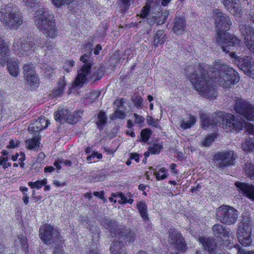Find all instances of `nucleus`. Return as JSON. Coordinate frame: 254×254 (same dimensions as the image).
Returning <instances> with one entry per match:
<instances>
[{
	"mask_svg": "<svg viewBox=\"0 0 254 254\" xmlns=\"http://www.w3.org/2000/svg\"><path fill=\"white\" fill-rule=\"evenodd\" d=\"M93 75L91 76L92 78H94L95 80H99L103 77L104 74V70L102 67H99L98 68L95 67L93 69Z\"/></svg>",
	"mask_w": 254,
	"mask_h": 254,
	"instance_id": "nucleus-37",
	"label": "nucleus"
},
{
	"mask_svg": "<svg viewBox=\"0 0 254 254\" xmlns=\"http://www.w3.org/2000/svg\"><path fill=\"white\" fill-rule=\"evenodd\" d=\"M112 196L114 197H119L121 199L122 202L126 203V201L127 200V198L124 195L123 193L118 192L117 193H112Z\"/></svg>",
	"mask_w": 254,
	"mask_h": 254,
	"instance_id": "nucleus-51",
	"label": "nucleus"
},
{
	"mask_svg": "<svg viewBox=\"0 0 254 254\" xmlns=\"http://www.w3.org/2000/svg\"><path fill=\"white\" fill-rule=\"evenodd\" d=\"M149 7L147 5L144 6L141 11L140 16L142 18H146L148 23L150 25H152L155 22V18L152 17L151 20V16L149 14Z\"/></svg>",
	"mask_w": 254,
	"mask_h": 254,
	"instance_id": "nucleus-33",
	"label": "nucleus"
},
{
	"mask_svg": "<svg viewBox=\"0 0 254 254\" xmlns=\"http://www.w3.org/2000/svg\"><path fill=\"white\" fill-rule=\"evenodd\" d=\"M234 109L237 114L247 120L254 121V107L247 100L236 98Z\"/></svg>",
	"mask_w": 254,
	"mask_h": 254,
	"instance_id": "nucleus-11",
	"label": "nucleus"
},
{
	"mask_svg": "<svg viewBox=\"0 0 254 254\" xmlns=\"http://www.w3.org/2000/svg\"><path fill=\"white\" fill-rule=\"evenodd\" d=\"M198 241L204 249L207 251L208 254H215L218 252L216 250V243L213 239L200 237L198 238Z\"/></svg>",
	"mask_w": 254,
	"mask_h": 254,
	"instance_id": "nucleus-18",
	"label": "nucleus"
},
{
	"mask_svg": "<svg viewBox=\"0 0 254 254\" xmlns=\"http://www.w3.org/2000/svg\"><path fill=\"white\" fill-rule=\"evenodd\" d=\"M39 135H36L32 139L26 140L25 143L26 147L29 149H38L39 147Z\"/></svg>",
	"mask_w": 254,
	"mask_h": 254,
	"instance_id": "nucleus-25",
	"label": "nucleus"
},
{
	"mask_svg": "<svg viewBox=\"0 0 254 254\" xmlns=\"http://www.w3.org/2000/svg\"><path fill=\"white\" fill-rule=\"evenodd\" d=\"M55 170V168L52 166H47L44 169V171L45 173H51L54 171Z\"/></svg>",
	"mask_w": 254,
	"mask_h": 254,
	"instance_id": "nucleus-63",
	"label": "nucleus"
},
{
	"mask_svg": "<svg viewBox=\"0 0 254 254\" xmlns=\"http://www.w3.org/2000/svg\"><path fill=\"white\" fill-rule=\"evenodd\" d=\"M37 28L47 37L55 38L58 34L55 16L48 8H41L37 10L33 18Z\"/></svg>",
	"mask_w": 254,
	"mask_h": 254,
	"instance_id": "nucleus-4",
	"label": "nucleus"
},
{
	"mask_svg": "<svg viewBox=\"0 0 254 254\" xmlns=\"http://www.w3.org/2000/svg\"><path fill=\"white\" fill-rule=\"evenodd\" d=\"M19 144V142L17 141L15 143L14 140L11 139L9 141V145H7V147L8 148H13L18 147Z\"/></svg>",
	"mask_w": 254,
	"mask_h": 254,
	"instance_id": "nucleus-56",
	"label": "nucleus"
},
{
	"mask_svg": "<svg viewBox=\"0 0 254 254\" xmlns=\"http://www.w3.org/2000/svg\"><path fill=\"white\" fill-rule=\"evenodd\" d=\"M10 50L7 44L0 36V64H4L6 59L10 55Z\"/></svg>",
	"mask_w": 254,
	"mask_h": 254,
	"instance_id": "nucleus-21",
	"label": "nucleus"
},
{
	"mask_svg": "<svg viewBox=\"0 0 254 254\" xmlns=\"http://www.w3.org/2000/svg\"><path fill=\"white\" fill-rule=\"evenodd\" d=\"M214 134H211L206 137L205 139L202 142L201 144L203 146H209L214 141L215 138Z\"/></svg>",
	"mask_w": 254,
	"mask_h": 254,
	"instance_id": "nucleus-46",
	"label": "nucleus"
},
{
	"mask_svg": "<svg viewBox=\"0 0 254 254\" xmlns=\"http://www.w3.org/2000/svg\"><path fill=\"white\" fill-rule=\"evenodd\" d=\"M0 20L7 28H17L22 23V17L15 7L8 4L1 7Z\"/></svg>",
	"mask_w": 254,
	"mask_h": 254,
	"instance_id": "nucleus-7",
	"label": "nucleus"
},
{
	"mask_svg": "<svg viewBox=\"0 0 254 254\" xmlns=\"http://www.w3.org/2000/svg\"><path fill=\"white\" fill-rule=\"evenodd\" d=\"M162 148V146L159 144L154 143L152 146H150L149 150L151 154H159Z\"/></svg>",
	"mask_w": 254,
	"mask_h": 254,
	"instance_id": "nucleus-42",
	"label": "nucleus"
},
{
	"mask_svg": "<svg viewBox=\"0 0 254 254\" xmlns=\"http://www.w3.org/2000/svg\"><path fill=\"white\" fill-rule=\"evenodd\" d=\"M238 253H240V254H254V251L246 252L241 248L238 249Z\"/></svg>",
	"mask_w": 254,
	"mask_h": 254,
	"instance_id": "nucleus-61",
	"label": "nucleus"
},
{
	"mask_svg": "<svg viewBox=\"0 0 254 254\" xmlns=\"http://www.w3.org/2000/svg\"><path fill=\"white\" fill-rule=\"evenodd\" d=\"M143 99L141 97H136L134 99V105L138 108H141L142 107Z\"/></svg>",
	"mask_w": 254,
	"mask_h": 254,
	"instance_id": "nucleus-54",
	"label": "nucleus"
},
{
	"mask_svg": "<svg viewBox=\"0 0 254 254\" xmlns=\"http://www.w3.org/2000/svg\"><path fill=\"white\" fill-rule=\"evenodd\" d=\"M18 239L20 243V246L23 250L25 251L26 254H28V244L26 238L23 235H20L18 236Z\"/></svg>",
	"mask_w": 254,
	"mask_h": 254,
	"instance_id": "nucleus-39",
	"label": "nucleus"
},
{
	"mask_svg": "<svg viewBox=\"0 0 254 254\" xmlns=\"http://www.w3.org/2000/svg\"><path fill=\"white\" fill-rule=\"evenodd\" d=\"M49 124L48 120H46L45 118H39L29 125L28 130L34 134L39 135V132L47 127Z\"/></svg>",
	"mask_w": 254,
	"mask_h": 254,
	"instance_id": "nucleus-16",
	"label": "nucleus"
},
{
	"mask_svg": "<svg viewBox=\"0 0 254 254\" xmlns=\"http://www.w3.org/2000/svg\"><path fill=\"white\" fill-rule=\"evenodd\" d=\"M92 45L90 43H88L84 45L82 48V51H85V49L88 50V54H85L80 58V60L82 61L84 64L81 67V69L78 71L77 75L75 79L73 87L74 88L79 87H81L83 84L86 82L87 77L89 75L91 69V65L88 63V59L92 50Z\"/></svg>",
	"mask_w": 254,
	"mask_h": 254,
	"instance_id": "nucleus-8",
	"label": "nucleus"
},
{
	"mask_svg": "<svg viewBox=\"0 0 254 254\" xmlns=\"http://www.w3.org/2000/svg\"><path fill=\"white\" fill-rule=\"evenodd\" d=\"M96 124L100 130H102L107 124V117L105 112L100 111L97 116Z\"/></svg>",
	"mask_w": 254,
	"mask_h": 254,
	"instance_id": "nucleus-29",
	"label": "nucleus"
},
{
	"mask_svg": "<svg viewBox=\"0 0 254 254\" xmlns=\"http://www.w3.org/2000/svg\"><path fill=\"white\" fill-rule=\"evenodd\" d=\"M68 114L69 110L67 109L59 110L55 113L54 118L57 122L63 123L65 122V118Z\"/></svg>",
	"mask_w": 254,
	"mask_h": 254,
	"instance_id": "nucleus-24",
	"label": "nucleus"
},
{
	"mask_svg": "<svg viewBox=\"0 0 254 254\" xmlns=\"http://www.w3.org/2000/svg\"><path fill=\"white\" fill-rule=\"evenodd\" d=\"M196 122V118L193 116H190L189 120L185 121L183 120L180 123V127L183 129H186L192 127Z\"/></svg>",
	"mask_w": 254,
	"mask_h": 254,
	"instance_id": "nucleus-31",
	"label": "nucleus"
},
{
	"mask_svg": "<svg viewBox=\"0 0 254 254\" xmlns=\"http://www.w3.org/2000/svg\"><path fill=\"white\" fill-rule=\"evenodd\" d=\"M212 230L214 235L221 239L229 237L231 235L229 229H225L223 226L220 224H215L212 227Z\"/></svg>",
	"mask_w": 254,
	"mask_h": 254,
	"instance_id": "nucleus-20",
	"label": "nucleus"
},
{
	"mask_svg": "<svg viewBox=\"0 0 254 254\" xmlns=\"http://www.w3.org/2000/svg\"><path fill=\"white\" fill-rule=\"evenodd\" d=\"M146 121L148 124L150 126H153L155 127H160V126L159 125V121L158 120H155L151 116H147L146 118Z\"/></svg>",
	"mask_w": 254,
	"mask_h": 254,
	"instance_id": "nucleus-47",
	"label": "nucleus"
},
{
	"mask_svg": "<svg viewBox=\"0 0 254 254\" xmlns=\"http://www.w3.org/2000/svg\"><path fill=\"white\" fill-rule=\"evenodd\" d=\"M7 158H0V165H3L4 169L11 166L10 163H7Z\"/></svg>",
	"mask_w": 254,
	"mask_h": 254,
	"instance_id": "nucleus-49",
	"label": "nucleus"
},
{
	"mask_svg": "<svg viewBox=\"0 0 254 254\" xmlns=\"http://www.w3.org/2000/svg\"><path fill=\"white\" fill-rule=\"evenodd\" d=\"M135 118V123L136 124H142L144 121V118L135 113L133 114Z\"/></svg>",
	"mask_w": 254,
	"mask_h": 254,
	"instance_id": "nucleus-55",
	"label": "nucleus"
},
{
	"mask_svg": "<svg viewBox=\"0 0 254 254\" xmlns=\"http://www.w3.org/2000/svg\"><path fill=\"white\" fill-rule=\"evenodd\" d=\"M125 99L121 98L119 100H116L114 104L117 107V109H122L124 107Z\"/></svg>",
	"mask_w": 254,
	"mask_h": 254,
	"instance_id": "nucleus-50",
	"label": "nucleus"
},
{
	"mask_svg": "<svg viewBox=\"0 0 254 254\" xmlns=\"http://www.w3.org/2000/svg\"><path fill=\"white\" fill-rule=\"evenodd\" d=\"M24 78L35 73L33 64H25L23 67Z\"/></svg>",
	"mask_w": 254,
	"mask_h": 254,
	"instance_id": "nucleus-36",
	"label": "nucleus"
},
{
	"mask_svg": "<svg viewBox=\"0 0 254 254\" xmlns=\"http://www.w3.org/2000/svg\"><path fill=\"white\" fill-rule=\"evenodd\" d=\"M19 61L17 59L10 58L7 60V69L10 74L13 76H17L19 73Z\"/></svg>",
	"mask_w": 254,
	"mask_h": 254,
	"instance_id": "nucleus-22",
	"label": "nucleus"
},
{
	"mask_svg": "<svg viewBox=\"0 0 254 254\" xmlns=\"http://www.w3.org/2000/svg\"><path fill=\"white\" fill-rule=\"evenodd\" d=\"M151 134V130L148 128H145L141 130L140 136L141 141L146 142L149 138Z\"/></svg>",
	"mask_w": 254,
	"mask_h": 254,
	"instance_id": "nucleus-40",
	"label": "nucleus"
},
{
	"mask_svg": "<svg viewBox=\"0 0 254 254\" xmlns=\"http://www.w3.org/2000/svg\"><path fill=\"white\" fill-rule=\"evenodd\" d=\"M40 239L45 243L54 242L59 238V232L50 224H46L39 229Z\"/></svg>",
	"mask_w": 254,
	"mask_h": 254,
	"instance_id": "nucleus-12",
	"label": "nucleus"
},
{
	"mask_svg": "<svg viewBox=\"0 0 254 254\" xmlns=\"http://www.w3.org/2000/svg\"><path fill=\"white\" fill-rule=\"evenodd\" d=\"M77 117L76 115L72 114L71 112L69 111V114L67 116V117L65 118V122L67 123L73 124L75 123L77 121Z\"/></svg>",
	"mask_w": 254,
	"mask_h": 254,
	"instance_id": "nucleus-45",
	"label": "nucleus"
},
{
	"mask_svg": "<svg viewBox=\"0 0 254 254\" xmlns=\"http://www.w3.org/2000/svg\"><path fill=\"white\" fill-rule=\"evenodd\" d=\"M239 242L244 247H247L250 246L252 243V239L251 236L248 235L247 237L242 238L238 239Z\"/></svg>",
	"mask_w": 254,
	"mask_h": 254,
	"instance_id": "nucleus-44",
	"label": "nucleus"
},
{
	"mask_svg": "<svg viewBox=\"0 0 254 254\" xmlns=\"http://www.w3.org/2000/svg\"><path fill=\"white\" fill-rule=\"evenodd\" d=\"M243 170L247 177L254 181V164L247 162L244 164Z\"/></svg>",
	"mask_w": 254,
	"mask_h": 254,
	"instance_id": "nucleus-27",
	"label": "nucleus"
},
{
	"mask_svg": "<svg viewBox=\"0 0 254 254\" xmlns=\"http://www.w3.org/2000/svg\"><path fill=\"white\" fill-rule=\"evenodd\" d=\"M235 186L240 193L254 201V185L237 182Z\"/></svg>",
	"mask_w": 254,
	"mask_h": 254,
	"instance_id": "nucleus-14",
	"label": "nucleus"
},
{
	"mask_svg": "<svg viewBox=\"0 0 254 254\" xmlns=\"http://www.w3.org/2000/svg\"><path fill=\"white\" fill-rule=\"evenodd\" d=\"M244 43L247 48L254 53V36H248L245 37Z\"/></svg>",
	"mask_w": 254,
	"mask_h": 254,
	"instance_id": "nucleus-35",
	"label": "nucleus"
},
{
	"mask_svg": "<svg viewBox=\"0 0 254 254\" xmlns=\"http://www.w3.org/2000/svg\"><path fill=\"white\" fill-rule=\"evenodd\" d=\"M213 13L217 29V41L221 46L223 51L228 52L233 50L234 48L239 47L240 40L226 32L232 24L229 16L218 9L214 10Z\"/></svg>",
	"mask_w": 254,
	"mask_h": 254,
	"instance_id": "nucleus-2",
	"label": "nucleus"
},
{
	"mask_svg": "<svg viewBox=\"0 0 254 254\" xmlns=\"http://www.w3.org/2000/svg\"><path fill=\"white\" fill-rule=\"evenodd\" d=\"M137 208L142 219L144 221L148 220V217L147 210V207L146 203L142 201H139L137 204Z\"/></svg>",
	"mask_w": 254,
	"mask_h": 254,
	"instance_id": "nucleus-28",
	"label": "nucleus"
},
{
	"mask_svg": "<svg viewBox=\"0 0 254 254\" xmlns=\"http://www.w3.org/2000/svg\"><path fill=\"white\" fill-rule=\"evenodd\" d=\"M189 77L198 93L210 100L217 96L211 81L223 87L229 88L232 84L238 82L240 79L237 72L220 61L216 62L212 66L199 65Z\"/></svg>",
	"mask_w": 254,
	"mask_h": 254,
	"instance_id": "nucleus-1",
	"label": "nucleus"
},
{
	"mask_svg": "<svg viewBox=\"0 0 254 254\" xmlns=\"http://www.w3.org/2000/svg\"><path fill=\"white\" fill-rule=\"evenodd\" d=\"M64 77L62 79H61L58 82V87L57 89H54L53 91V96L55 97H61L64 93V89L65 86V82L64 80Z\"/></svg>",
	"mask_w": 254,
	"mask_h": 254,
	"instance_id": "nucleus-30",
	"label": "nucleus"
},
{
	"mask_svg": "<svg viewBox=\"0 0 254 254\" xmlns=\"http://www.w3.org/2000/svg\"><path fill=\"white\" fill-rule=\"evenodd\" d=\"M247 131L249 134H254V126L252 124H248L246 127Z\"/></svg>",
	"mask_w": 254,
	"mask_h": 254,
	"instance_id": "nucleus-57",
	"label": "nucleus"
},
{
	"mask_svg": "<svg viewBox=\"0 0 254 254\" xmlns=\"http://www.w3.org/2000/svg\"><path fill=\"white\" fill-rule=\"evenodd\" d=\"M240 68L249 76L254 78V59L245 56L240 60Z\"/></svg>",
	"mask_w": 254,
	"mask_h": 254,
	"instance_id": "nucleus-15",
	"label": "nucleus"
},
{
	"mask_svg": "<svg viewBox=\"0 0 254 254\" xmlns=\"http://www.w3.org/2000/svg\"><path fill=\"white\" fill-rule=\"evenodd\" d=\"M168 241L179 251L184 252L187 249L186 243L182 235L177 231L170 229L169 231Z\"/></svg>",
	"mask_w": 254,
	"mask_h": 254,
	"instance_id": "nucleus-13",
	"label": "nucleus"
},
{
	"mask_svg": "<svg viewBox=\"0 0 254 254\" xmlns=\"http://www.w3.org/2000/svg\"><path fill=\"white\" fill-rule=\"evenodd\" d=\"M228 10L234 15L240 13L242 10L240 1L239 0H233L231 8Z\"/></svg>",
	"mask_w": 254,
	"mask_h": 254,
	"instance_id": "nucleus-34",
	"label": "nucleus"
},
{
	"mask_svg": "<svg viewBox=\"0 0 254 254\" xmlns=\"http://www.w3.org/2000/svg\"><path fill=\"white\" fill-rule=\"evenodd\" d=\"M102 47L99 44H97L96 46V47L94 50V54L96 55H98L99 53L100 50H101Z\"/></svg>",
	"mask_w": 254,
	"mask_h": 254,
	"instance_id": "nucleus-62",
	"label": "nucleus"
},
{
	"mask_svg": "<svg viewBox=\"0 0 254 254\" xmlns=\"http://www.w3.org/2000/svg\"><path fill=\"white\" fill-rule=\"evenodd\" d=\"M200 118L203 127H207L210 125H225L226 126L234 129L237 131H240L243 128L242 123L236 120L234 115L230 113L219 111L213 115L212 118H210L206 114L201 112L200 113Z\"/></svg>",
	"mask_w": 254,
	"mask_h": 254,
	"instance_id": "nucleus-5",
	"label": "nucleus"
},
{
	"mask_svg": "<svg viewBox=\"0 0 254 254\" xmlns=\"http://www.w3.org/2000/svg\"><path fill=\"white\" fill-rule=\"evenodd\" d=\"M24 79L26 84L31 87L32 86L37 87L39 85V79L35 73L25 77Z\"/></svg>",
	"mask_w": 254,
	"mask_h": 254,
	"instance_id": "nucleus-32",
	"label": "nucleus"
},
{
	"mask_svg": "<svg viewBox=\"0 0 254 254\" xmlns=\"http://www.w3.org/2000/svg\"><path fill=\"white\" fill-rule=\"evenodd\" d=\"M130 159H134L136 162H138L139 161V154L136 153H131Z\"/></svg>",
	"mask_w": 254,
	"mask_h": 254,
	"instance_id": "nucleus-59",
	"label": "nucleus"
},
{
	"mask_svg": "<svg viewBox=\"0 0 254 254\" xmlns=\"http://www.w3.org/2000/svg\"><path fill=\"white\" fill-rule=\"evenodd\" d=\"M93 194L95 196L98 197L100 199L103 200L104 201H106V199L105 198L104 196V191H101L100 192L94 191L93 192Z\"/></svg>",
	"mask_w": 254,
	"mask_h": 254,
	"instance_id": "nucleus-52",
	"label": "nucleus"
},
{
	"mask_svg": "<svg viewBox=\"0 0 254 254\" xmlns=\"http://www.w3.org/2000/svg\"><path fill=\"white\" fill-rule=\"evenodd\" d=\"M242 148L246 151H252L254 149V143L252 140H247L242 144Z\"/></svg>",
	"mask_w": 254,
	"mask_h": 254,
	"instance_id": "nucleus-43",
	"label": "nucleus"
},
{
	"mask_svg": "<svg viewBox=\"0 0 254 254\" xmlns=\"http://www.w3.org/2000/svg\"><path fill=\"white\" fill-rule=\"evenodd\" d=\"M240 29L242 34L244 36V39H245L246 36L249 35L254 36V28L250 26L249 24H244L242 22H241Z\"/></svg>",
	"mask_w": 254,
	"mask_h": 254,
	"instance_id": "nucleus-23",
	"label": "nucleus"
},
{
	"mask_svg": "<svg viewBox=\"0 0 254 254\" xmlns=\"http://www.w3.org/2000/svg\"><path fill=\"white\" fill-rule=\"evenodd\" d=\"M251 228L249 218H244L241 224L239 226L237 231L238 239L245 238L248 235L251 236Z\"/></svg>",
	"mask_w": 254,
	"mask_h": 254,
	"instance_id": "nucleus-17",
	"label": "nucleus"
},
{
	"mask_svg": "<svg viewBox=\"0 0 254 254\" xmlns=\"http://www.w3.org/2000/svg\"><path fill=\"white\" fill-rule=\"evenodd\" d=\"M239 216L238 211L229 205H222L216 210V218L221 223L227 225L234 224Z\"/></svg>",
	"mask_w": 254,
	"mask_h": 254,
	"instance_id": "nucleus-10",
	"label": "nucleus"
},
{
	"mask_svg": "<svg viewBox=\"0 0 254 254\" xmlns=\"http://www.w3.org/2000/svg\"><path fill=\"white\" fill-rule=\"evenodd\" d=\"M225 7L228 10L231 8L233 0H221Z\"/></svg>",
	"mask_w": 254,
	"mask_h": 254,
	"instance_id": "nucleus-53",
	"label": "nucleus"
},
{
	"mask_svg": "<svg viewBox=\"0 0 254 254\" xmlns=\"http://www.w3.org/2000/svg\"><path fill=\"white\" fill-rule=\"evenodd\" d=\"M237 156L232 150L218 152L213 156L214 167L220 171L235 164Z\"/></svg>",
	"mask_w": 254,
	"mask_h": 254,
	"instance_id": "nucleus-9",
	"label": "nucleus"
},
{
	"mask_svg": "<svg viewBox=\"0 0 254 254\" xmlns=\"http://www.w3.org/2000/svg\"><path fill=\"white\" fill-rule=\"evenodd\" d=\"M34 47L38 48L45 47L47 48L45 50L48 51L53 49L55 45L48 44L41 39H34L31 37L15 39L13 44V50L18 52V54L22 55H28V52Z\"/></svg>",
	"mask_w": 254,
	"mask_h": 254,
	"instance_id": "nucleus-6",
	"label": "nucleus"
},
{
	"mask_svg": "<svg viewBox=\"0 0 254 254\" xmlns=\"http://www.w3.org/2000/svg\"><path fill=\"white\" fill-rule=\"evenodd\" d=\"M101 224L106 229L110 231V235L117 238V241H114L110 247L112 254H126L125 250H123L124 244H129L135 239L134 233L130 229L124 228L119 225L117 222L109 218H103Z\"/></svg>",
	"mask_w": 254,
	"mask_h": 254,
	"instance_id": "nucleus-3",
	"label": "nucleus"
},
{
	"mask_svg": "<svg viewBox=\"0 0 254 254\" xmlns=\"http://www.w3.org/2000/svg\"><path fill=\"white\" fill-rule=\"evenodd\" d=\"M74 0H52L53 4L57 7H60L63 5L69 4Z\"/></svg>",
	"mask_w": 254,
	"mask_h": 254,
	"instance_id": "nucleus-41",
	"label": "nucleus"
},
{
	"mask_svg": "<svg viewBox=\"0 0 254 254\" xmlns=\"http://www.w3.org/2000/svg\"><path fill=\"white\" fill-rule=\"evenodd\" d=\"M25 4L28 6H32L36 3L37 0H23Z\"/></svg>",
	"mask_w": 254,
	"mask_h": 254,
	"instance_id": "nucleus-60",
	"label": "nucleus"
},
{
	"mask_svg": "<svg viewBox=\"0 0 254 254\" xmlns=\"http://www.w3.org/2000/svg\"><path fill=\"white\" fill-rule=\"evenodd\" d=\"M53 254H63V251L60 247H58L54 251Z\"/></svg>",
	"mask_w": 254,
	"mask_h": 254,
	"instance_id": "nucleus-64",
	"label": "nucleus"
},
{
	"mask_svg": "<svg viewBox=\"0 0 254 254\" xmlns=\"http://www.w3.org/2000/svg\"><path fill=\"white\" fill-rule=\"evenodd\" d=\"M174 24L173 30L175 33L181 34L185 31L186 24L185 17L183 15H176Z\"/></svg>",
	"mask_w": 254,
	"mask_h": 254,
	"instance_id": "nucleus-19",
	"label": "nucleus"
},
{
	"mask_svg": "<svg viewBox=\"0 0 254 254\" xmlns=\"http://www.w3.org/2000/svg\"><path fill=\"white\" fill-rule=\"evenodd\" d=\"M169 14V11H165L162 14L161 16L160 17V18H161V20H162V23H164L165 22V21L167 19V18L168 17Z\"/></svg>",
	"mask_w": 254,
	"mask_h": 254,
	"instance_id": "nucleus-58",
	"label": "nucleus"
},
{
	"mask_svg": "<svg viewBox=\"0 0 254 254\" xmlns=\"http://www.w3.org/2000/svg\"><path fill=\"white\" fill-rule=\"evenodd\" d=\"M47 183V180L46 179H44L41 181H37L35 182H29L28 184L31 188L39 189L41 188L43 186H45Z\"/></svg>",
	"mask_w": 254,
	"mask_h": 254,
	"instance_id": "nucleus-38",
	"label": "nucleus"
},
{
	"mask_svg": "<svg viewBox=\"0 0 254 254\" xmlns=\"http://www.w3.org/2000/svg\"><path fill=\"white\" fill-rule=\"evenodd\" d=\"M163 30H158L153 36V45L155 47L163 44L166 41V37L163 35Z\"/></svg>",
	"mask_w": 254,
	"mask_h": 254,
	"instance_id": "nucleus-26",
	"label": "nucleus"
},
{
	"mask_svg": "<svg viewBox=\"0 0 254 254\" xmlns=\"http://www.w3.org/2000/svg\"><path fill=\"white\" fill-rule=\"evenodd\" d=\"M126 110V109H125V108H124L123 109H116V110L115 112V115L116 118H119L120 119H124L126 116V113H125Z\"/></svg>",
	"mask_w": 254,
	"mask_h": 254,
	"instance_id": "nucleus-48",
	"label": "nucleus"
}]
</instances>
